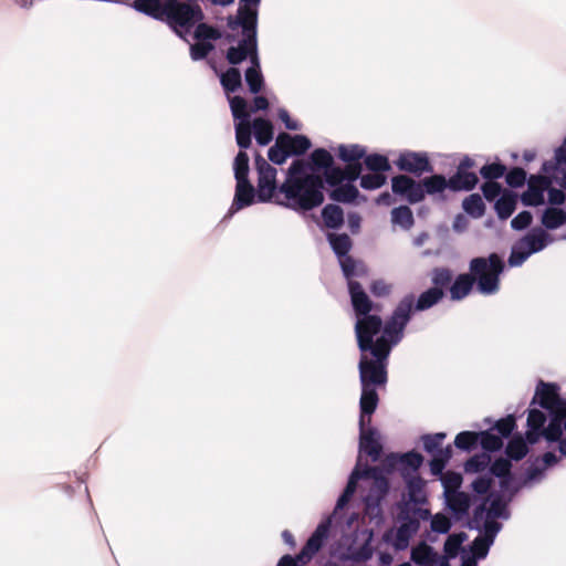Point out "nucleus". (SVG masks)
I'll list each match as a JSON object with an SVG mask.
<instances>
[{"label": "nucleus", "mask_w": 566, "mask_h": 566, "mask_svg": "<svg viewBox=\"0 0 566 566\" xmlns=\"http://www.w3.org/2000/svg\"><path fill=\"white\" fill-rule=\"evenodd\" d=\"M254 136L259 145L265 146L273 139V125L269 119L258 117L253 120Z\"/></svg>", "instance_id": "nucleus-32"}, {"label": "nucleus", "mask_w": 566, "mask_h": 566, "mask_svg": "<svg viewBox=\"0 0 566 566\" xmlns=\"http://www.w3.org/2000/svg\"><path fill=\"white\" fill-rule=\"evenodd\" d=\"M479 182L478 175L457 168L454 175L449 179L440 174H433L417 181L408 175L400 174L391 178V190L395 195L402 197L410 205L424 200L426 196H439L444 200L443 192L450 189L453 192L471 191Z\"/></svg>", "instance_id": "nucleus-1"}, {"label": "nucleus", "mask_w": 566, "mask_h": 566, "mask_svg": "<svg viewBox=\"0 0 566 566\" xmlns=\"http://www.w3.org/2000/svg\"><path fill=\"white\" fill-rule=\"evenodd\" d=\"M256 190L250 180H238L231 210L238 211L254 202Z\"/></svg>", "instance_id": "nucleus-19"}, {"label": "nucleus", "mask_w": 566, "mask_h": 566, "mask_svg": "<svg viewBox=\"0 0 566 566\" xmlns=\"http://www.w3.org/2000/svg\"><path fill=\"white\" fill-rule=\"evenodd\" d=\"M530 449L527 442L521 434L514 436L505 448L507 459L520 461L526 457Z\"/></svg>", "instance_id": "nucleus-30"}, {"label": "nucleus", "mask_w": 566, "mask_h": 566, "mask_svg": "<svg viewBox=\"0 0 566 566\" xmlns=\"http://www.w3.org/2000/svg\"><path fill=\"white\" fill-rule=\"evenodd\" d=\"M166 9L164 22L181 39H186L195 25L205 19L198 0H170L166 2Z\"/></svg>", "instance_id": "nucleus-4"}, {"label": "nucleus", "mask_w": 566, "mask_h": 566, "mask_svg": "<svg viewBox=\"0 0 566 566\" xmlns=\"http://www.w3.org/2000/svg\"><path fill=\"white\" fill-rule=\"evenodd\" d=\"M552 418L547 426L542 430L543 437L549 442H557L563 436V421L566 418L565 410L549 412Z\"/></svg>", "instance_id": "nucleus-24"}, {"label": "nucleus", "mask_w": 566, "mask_h": 566, "mask_svg": "<svg viewBox=\"0 0 566 566\" xmlns=\"http://www.w3.org/2000/svg\"><path fill=\"white\" fill-rule=\"evenodd\" d=\"M462 207L473 218H481L485 213V205L479 193H472L464 198Z\"/></svg>", "instance_id": "nucleus-40"}, {"label": "nucleus", "mask_w": 566, "mask_h": 566, "mask_svg": "<svg viewBox=\"0 0 566 566\" xmlns=\"http://www.w3.org/2000/svg\"><path fill=\"white\" fill-rule=\"evenodd\" d=\"M506 167L505 165L501 163H492L484 165L480 169V175L482 178L486 179L488 181H495L496 179L503 177L505 175Z\"/></svg>", "instance_id": "nucleus-53"}, {"label": "nucleus", "mask_w": 566, "mask_h": 566, "mask_svg": "<svg viewBox=\"0 0 566 566\" xmlns=\"http://www.w3.org/2000/svg\"><path fill=\"white\" fill-rule=\"evenodd\" d=\"M241 30L242 39L239 41L237 46H230L227 50L226 59L231 65H238L247 59H250V67L261 70L258 55V27Z\"/></svg>", "instance_id": "nucleus-8"}, {"label": "nucleus", "mask_w": 566, "mask_h": 566, "mask_svg": "<svg viewBox=\"0 0 566 566\" xmlns=\"http://www.w3.org/2000/svg\"><path fill=\"white\" fill-rule=\"evenodd\" d=\"M331 528V522L324 521L318 524L316 530L310 536L304 547L310 551L313 555H315L324 545V542L327 539Z\"/></svg>", "instance_id": "nucleus-26"}, {"label": "nucleus", "mask_w": 566, "mask_h": 566, "mask_svg": "<svg viewBox=\"0 0 566 566\" xmlns=\"http://www.w3.org/2000/svg\"><path fill=\"white\" fill-rule=\"evenodd\" d=\"M359 195L358 189L352 184L338 185L329 192V198L336 202H353Z\"/></svg>", "instance_id": "nucleus-36"}, {"label": "nucleus", "mask_w": 566, "mask_h": 566, "mask_svg": "<svg viewBox=\"0 0 566 566\" xmlns=\"http://www.w3.org/2000/svg\"><path fill=\"white\" fill-rule=\"evenodd\" d=\"M441 481L444 488V494L458 492L462 484V475L454 471H448L441 475Z\"/></svg>", "instance_id": "nucleus-55"}, {"label": "nucleus", "mask_w": 566, "mask_h": 566, "mask_svg": "<svg viewBox=\"0 0 566 566\" xmlns=\"http://www.w3.org/2000/svg\"><path fill=\"white\" fill-rule=\"evenodd\" d=\"M279 144L286 147L289 155L300 156L311 148V140L304 135L291 136L287 133L279 135Z\"/></svg>", "instance_id": "nucleus-22"}, {"label": "nucleus", "mask_w": 566, "mask_h": 566, "mask_svg": "<svg viewBox=\"0 0 566 566\" xmlns=\"http://www.w3.org/2000/svg\"><path fill=\"white\" fill-rule=\"evenodd\" d=\"M387 182V177L382 172L367 174L360 177V187L366 190L381 188Z\"/></svg>", "instance_id": "nucleus-51"}, {"label": "nucleus", "mask_w": 566, "mask_h": 566, "mask_svg": "<svg viewBox=\"0 0 566 566\" xmlns=\"http://www.w3.org/2000/svg\"><path fill=\"white\" fill-rule=\"evenodd\" d=\"M235 138L241 149H247L251 146V125L249 122H240L237 124Z\"/></svg>", "instance_id": "nucleus-54"}, {"label": "nucleus", "mask_w": 566, "mask_h": 566, "mask_svg": "<svg viewBox=\"0 0 566 566\" xmlns=\"http://www.w3.org/2000/svg\"><path fill=\"white\" fill-rule=\"evenodd\" d=\"M324 223L329 229H338L344 223L343 209L337 205H327L322 210Z\"/></svg>", "instance_id": "nucleus-33"}, {"label": "nucleus", "mask_w": 566, "mask_h": 566, "mask_svg": "<svg viewBox=\"0 0 566 566\" xmlns=\"http://www.w3.org/2000/svg\"><path fill=\"white\" fill-rule=\"evenodd\" d=\"M491 463V457L483 452L474 454L464 463V471L467 473H478L484 471Z\"/></svg>", "instance_id": "nucleus-45"}, {"label": "nucleus", "mask_w": 566, "mask_h": 566, "mask_svg": "<svg viewBox=\"0 0 566 566\" xmlns=\"http://www.w3.org/2000/svg\"><path fill=\"white\" fill-rule=\"evenodd\" d=\"M436 557L433 548L426 543L419 544L411 551L412 562L420 566H432L436 563Z\"/></svg>", "instance_id": "nucleus-31"}, {"label": "nucleus", "mask_w": 566, "mask_h": 566, "mask_svg": "<svg viewBox=\"0 0 566 566\" xmlns=\"http://www.w3.org/2000/svg\"><path fill=\"white\" fill-rule=\"evenodd\" d=\"M518 241L530 254H533L545 249L554 239L545 229L537 227L533 228Z\"/></svg>", "instance_id": "nucleus-18"}, {"label": "nucleus", "mask_w": 566, "mask_h": 566, "mask_svg": "<svg viewBox=\"0 0 566 566\" xmlns=\"http://www.w3.org/2000/svg\"><path fill=\"white\" fill-rule=\"evenodd\" d=\"M361 479H371L369 492L365 497V505L368 511L378 509L381 501L389 492V481L379 467H366L360 471Z\"/></svg>", "instance_id": "nucleus-10"}, {"label": "nucleus", "mask_w": 566, "mask_h": 566, "mask_svg": "<svg viewBox=\"0 0 566 566\" xmlns=\"http://www.w3.org/2000/svg\"><path fill=\"white\" fill-rule=\"evenodd\" d=\"M391 222L405 230H410L415 224V218L408 206H399L391 210Z\"/></svg>", "instance_id": "nucleus-38"}, {"label": "nucleus", "mask_w": 566, "mask_h": 566, "mask_svg": "<svg viewBox=\"0 0 566 566\" xmlns=\"http://www.w3.org/2000/svg\"><path fill=\"white\" fill-rule=\"evenodd\" d=\"M390 347L384 338L375 350L360 353L358 370L361 387L384 388L388 381Z\"/></svg>", "instance_id": "nucleus-3"}, {"label": "nucleus", "mask_w": 566, "mask_h": 566, "mask_svg": "<svg viewBox=\"0 0 566 566\" xmlns=\"http://www.w3.org/2000/svg\"><path fill=\"white\" fill-rule=\"evenodd\" d=\"M527 179L526 171L521 167L512 168L505 176L506 184L512 188L524 186Z\"/></svg>", "instance_id": "nucleus-60"}, {"label": "nucleus", "mask_w": 566, "mask_h": 566, "mask_svg": "<svg viewBox=\"0 0 566 566\" xmlns=\"http://www.w3.org/2000/svg\"><path fill=\"white\" fill-rule=\"evenodd\" d=\"M558 391V385L539 380L536 387L535 396L532 399V405L538 403L542 408L548 410L549 412L564 410V399L559 396Z\"/></svg>", "instance_id": "nucleus-14"}, {"label": "nucleus", "mask_w": 566, "mask_h": 566, "mask_svg": "<svg viewBox=\"0 0 566 566\" xmlns=\"http://www.w3.org/2000/svg\"><path fill=\"white\" fill-rule=\"evenodd\" d=\"M348 292L356 317L370 314L374 308V303L364 291L361 284L357 281L349 280Z\"/></svg>", "instance_id": "nucleus-16"}, {"label": "nucleus", "mask_w": 566, "mask_h": 566, "mask_svg": "<svg viewBox=\"0 0 566 566\" xmlns=\"http://www.w3.org/2000/svg\"><path fill=\"white\" fill-rule=\"evenodd\" d=\"M475 282L470 271L459 274L449 287L450 298L461 301L465 298L473 290Z\"/></svg>", "instance_id": "nucleus-21"}, {"label": "nucleus", "mask_w": 566, "mask_h": 566, "mask_svg": "<svg viewBox=\"0 0 566 566\" xmlns=\"http://www.w3.org/2000/svg\"><path fill=\"white\" fill-rule=\"evenodd\" d=\"M221 32L203 21L198 22L195 25L193 38L197 41H217L221 39Z\"/></svg>", "instance_id": "nucleus-43"}, {"label": "nucleus", "mask_w": 566, "mask_h": 566, "mask_svg": "<svg viewBox=\"0 0 566 566\" xmlns=\"http://www.w3.org/2000/svg\"><path fill=\"white\" fill-rule=\"evenodd\" d=\"M214 50V45L209 41H197L190 45V56L193 61L206 59Z\"/></svg>", "instance_id": "nucleus-57"}, {"label": "nucleus", "mask_w": 566, "mask_h": 566, "mask_svg": "<svg viewBox=\"0 0 566 566\" xmlns=\"http://www.w3.org/2000/svg\"><path fill=\"white\" fill-rule=\"evenodd\" d=\"M465 538L464 533L452 534L447 538L443 547L447 558L457 557Z\"/></svg>", "instance_id": "nucleus-50"}, {"label": "nucleus", "mask_w": 566, "mask_h": 566, "mask_svg": "<svg viewBox=\"0 0 566 566\" xmlns=\"http://www.w3.org/2000/svg\"><path fill=\"white\" fill-rule=\"evenodd\" d=\"M220 82L226 93H234L242 85L241 73L237 67H229L220 76Z\"/></svg>", "instance_id": "nucleus-39"}, {"label": "nucleus", "mask_w": 566, "mask_h": 566, "mask_svg": "<svg viewBox=\"0 0 566 566\" xmlns=\"http://www.w3.org/2000/svg\"><path fill=\"white\" fill-rule=\"evenodd\" d=\"M517 196L516 193L504 190L502 196L496 200L494 209L501 220L510 218L516 209Z\"/></svg>", "instance_id": "nucleus-25"}, {"label": "nucleus", "mask_w": 566, "mask_h": 566, "mask_svg": "<svg viewBox=\"0 0 566 566\" xmlns=\"http://www.w3.org/2000/svg\"><path fill=\"white\" fill-rule=\"evenodd\" d=\"M245 82L251 93H259L264 85L261 70H256L255 67H248L245 71Z\"/></svg>", "instance_id": "nucleus-52"}, {"label": "nucleus", "mask_w": 566, "mask_h": 566, "mask_svg": "<svg viewBox=\"0 0 566 566\" xmlns=\"http://www.w3.org/2000/svg\"><path fill=\"white\" fill-rule=\"evenodd\" d=\"M432 287H439L443 290L452 282V272L447 268H436L432 271Z\"/></svg>", "instance_id": "nucleus-56"}, {"label": "nucleus", "mask_w": 566, "mask_h": 566, "mask_svg": "<svg viewBox=\"0 0 566 566\" xmlns=\"http://www.w3.org/2000/svg\"><path fill=\"white\" fill-rule=\"evenodd\" d=\"M324 182L332 187L342 185L345 180V174L340 167L334 166V164L323 172Z\"/></svg>", "instance_id": "nucleus-61"}, {"label": "nucleus", "mask_w": 566, "mask_h": 566, "mask_svg": "<svg viewBox=\"0 0 566 566\" xmlns=\"http://www.w3.org/2000/svg\"><path fill=\"white\" fill-rule=\"evenodd\" d=\"M366 155V149L359 145H340L338 147V157L347 164L360 163Z\"/></svg>", "instance_id": "nucleus-41"}, {"label": "nucleus", "mask_w": 566, "mask_h": 566, "mask_svg": "<svg viewBox=\"0 0 566 566\" xmlns=\"http://www.w3.org/2000/svg\"><path fill=\"white\" fill-rule=\"evenodd\" d=\"M413 301V294L405 295L397 304L391 316L382 325L384 335L379 338H384L386 340L390 350L403 337V331L411 319Z\"/></svg>", "instance_id": "nucleus-6"}, {"label": "nucleus", "mask_w": 566, "mask_h": 566, "mask_svg": "<svg viewBox=\"0 0 566 566\" xmlns=\"http://www.w3.org/2000/svg\"><path fill=\"white\" fill-rule=\"evenodd\" d=\"M554 182V176L531 175L527 189L521 195V201L526 207H538L545 203V191Z\"/></svg>", "instance_id": "nucleus-13"}, {"label": "nucleus", "mask_w": 566, "mask_h": 566, "mask_svg": "<svg viewBox=\"0 0 566 566\" xmlns=\"http://www.w3.org/2000/svg\"><path fill=\"white\" fill-rule=\"evenodd\" d=\"M480 434L474 431H462L455 436L454 446L463 451H472L479 443Z\"/></svg>", "instance_id": "nucleus-44"}, {"label": "nucleus", "mask_w": 566, "mask_h": 566, "mask_svg": "<svg viewBox=\"0 0 566 566\" xmlns=\"http://www.w3.org/2000/svg\"><path fill=\"white\" fill-rule=\"evenodd\" d=\"M512 463L510 459L499 458L490 467V472L496 478L502 479L501 486L505 488L512 480L511 475Z\"/></svg>", "instance_id": "nucleus-35"}, {"label": "nucleus", "mask_w": 566, "mask_h": 566, "mask_svg": "<svg viewBox=\"0 0 566 566\" xmlns=\"http://www.w3.org/2000/svg\"><path fill=\"white\" fill-rule=\"evenodd\" d=\"M364 164L366 168L373 172H387L391 170L390 163L385 155L370 154L365 155Z\"/></svg>", "instance_id": "nucleus-42"}, {"label": "nucleus", "mask_w": 566, "mask_h": 566, "mask_svg": "<svg viewBox=\"0 0 566 566\" xmlns=\"http://www.w3.org/2000/svg\"><path fill=\"white\" fill-rule=\"evenodd\" d=\"M361 479V475H360V470L358 469H355L350 476H349V480L346 484V488L344 490V492L342 493V495L338 497L337 500V507H343L344 505H346L348 503V501L350 500V497L353 496V494L355 493L356 491V488H357V481Z\"/></svg>", "instance_id": "nucleus-48"}, {"label": "nucleus", "mask_w": 566, "mask_h": 566, "mask_svg": "<svg viewBox=\"0 0 566 566\" xmlns=\"http://www.w3.org/2000/svg\"><path fill=\"white\" fill-rule=\"evenodd\" d=\"M327 239L338 259L348 255V252L350 251L353 245L348 234L328 233Z\"/></svg>", "instance_id": "nucleus-34"}, {"label": "nucleus", "mask_w": 566, "mask_h": 566, "mask_svg": "<svg viewBox=\"0 0 566 566\" xmlns=\"http://www.w3.org/2000/svg\"><path fill=\"white\" fill-rule=\"evenodd\" d=\"M384 322L379 315L368 314L357 317L355 335L360 353L375 350L379 337L374 339L382 331Z\"/></svg>", "instance_id": "nucleus-9"}, {"label": "nucleus", "mask_w": 566, "mask_h": 566, "mask_svg": "<svg viewBox=\"0 0 566 566\" xmlns=\"http://www.w3.org/2000/svg\"><path fill=\"white\" fill-rule=\"evenodd\" d=\"M505 268L504 261L497 253L489 256L473 258L469 271L476 284V290L483 295H492L500 290V276Z\"/></svg>", "instance_id": "nucleus-5"}, {"label": "nucleus", "mask_w": 566, "mask_h": 566, "mask_svg": "<svg viewBox=\"0 0 566 566\" xmlns=\"http://www.w3.org/2000/svg\"><path fill=\"white\" fill-rule=\"evenodd\" d=\"M235 180H249V156L244 150H240L233 163Z\"/></svg>", "instance_id": "nucleus-47"}, {"label": "nucleus", "mask_w": 566, "mask_h": 566, "mask_svg": "<svg viewBox=\"0 0 566 566\" xmlns=\"http://www.w3.org/2000/svg\"><path fill=\"white\" fill-rule=\"evenodd\" d=\"M230 108L232 112V116L234 119H240L241 122H249L250 113L248 111L247 101L241 96H233L230 98Z\"/></svg>", "instance_id": "nucleus-49"}, {"label": "nucleus", "mask_w": 566, "mask_h": 566, "mask_svg": "<svg viewBox=\"0 0 566 566\" xmlns=\"http://www.w3.org/2000/svg\"><path fill=\"white\" fill-rule=\"evenodd\" d=\"M543 229L556 230L566 223V211L559 207H547L541 217Z\"/></svg>", "instance_id": "nucleus-23"}, {"label": "nucleus", "mask_w": 566, "mask_h": 566, "mask_svg": "<svg viewBox=\"0 0 566 566\" xmlns=\"http://www.w3.org/2000/svg\"><path fill=\"white\" fill-rule=\"evenodd\" d=\"M449 509L457 515H465L471 505V499L465 492H451L446 494Z\"/></svg>", "instance_id": "nucleus-27"}, {"label": "nucleus", "mask_w": 566, "mask_h": 566, "mask_svg": "<svg viewBox=\"0 0 566 566\" xmlns=\"http://www.w3.org/2000/svg\"><path fill=\"white\" fill-rule=\"evenodd\" d=\"M255 169L258 172L256 197L260 202L274 201L283 206V193L276 184L277 170L271 166L260 154L255 155Z\"/></svg>", "instance_id": "nucleus-7"}, {"label": "nucleus", "mask_w": 566, "mask_h": 566, "mask_svg": "<svg viewBox=\"0 0 566 566\" xmlns=\"http://www.w3.org/2000/svg\"><path fill=\"white\" fill-rule=\"evenodd\" d=\"M324 179L321 175L312 172L303 176L302 180H285L280 186L283 193L284 207L308 211L324 202Z\"/></svg>", "instance_id": "nucleus-2"}, {"label": "nucleus", "mask_w": 566, "mask_h": 566, "mask_svg": "<svg viewBox=\"0 0 566 566\" xmlns=\"http://www.w3.org/2000/svg\"><path fill=\"white\" fill-rule=\"evenodd\" d=\"M530 255L531 254L526 251V249L521 245L520 241H517L509 256V264L511 266H520L528 259Z\"/></svg>", "instance_id": "nucleus-64"}, {"label": "nucleus", "mask_w": 566, "mask_h": 566, "mask_svg": "<svg viewBox=\"0 0 566 566\" xmlns=\"http://www.w3.org/2000/svg\"><path fill=\"white\" fill-rule=\"evenodd\" d=\"M359 449L368 454L373 461H378L382 446L379 441V433L376 428L369 426L359 427Z\"/></svg>", "instance_id": "nucleus-15"}, {"label": "nucleus", "mask_w": 566, "mask_h": 566, "mask_svg": "<svg viewBox=\"0 0 566 566\" xmlns=\"http://www.w3.org/2000/svg\"><path fill=\"white\" fill-rule=\"evenodd\" d=\"M269 159L275 165H282L285 163L286 158L290 156L286 147L282 144H279V137L275 140L274 146H272L268 151Z\"/></svg>", "instance_id": "nucleus-63"}, {"label": "nucleus", "mask_w": 566, "mask_h": 566, "mask_svg": "<svg viewBox=\"0 0 566 566\" xmlns=\"http://www.w3.org/2000/svg\"><path fill=\"white\" fill-rule=\"evenodd\" d=\"M260 3L261 0H240L237 14L227 18V27L231 31L239 28H256Z\"/></svg>", "instance_id": "nucleus-12"}, {"label": "nucleus", "mask_w": 566, "mask_h": 566, "mask_svg": "<svg viewBox=\"0 0 566 566\" xmlns=\"http://www.w3.org/2000/svg\"><path fill=\"white\" fill-rule=\"evenodd\" d=\"M399 460H400V467L402 469H410L412 471H417L423 462V457L416 451H410V452L400 454Z\"/></svg>", "instance_id": "nucleus-59"}, {"label": "nucleus", "mask_w": 566, "mask_h": 566, "mask_svg": "<svg viewBox=\"0 0 566 566\" xmlns=\"http://www.w3.org/2000/svg\"><path fill=\"white\" fill-rule=\"evenodd\" d=\"M516 428V419L514 415H509L505 418L497 420L493 427L501 438H509Z\"/></svg>", "instance_id": "nucleus-58"}, {"label": "nucleus", "mask_w": 566, "mask_h": 566, "mask_svg": "<svg viewBox=\"0 0 566 566\" xmlns=\"http://www.w3.org/2000/svg\"><path fill=\"white\" fill-rule=\"evenodd\" d=\"M394 164L400 171L413 175L415 177L433 172V166L428 154L424 151H401Z\"/></svg>", "instance_id": "nucleus-11"}, {"label": "nucleus", "mask_w": 566, "mask_h": 566, "mask_svg": "<svg viewBox=\"0 0 566 566\" xmlns=\"http://www.w3.org/2000/svg\"><path fill=\"white\" fill-rule=\"evenodd\" d=\"M447 434L444 432H438L434 434H426L422 437L423 448L428 453H433L442 447V442Z\"/></svg>", "instance_id": "nucleus-62"}, {"label": "nucleus", "mask_w": 566, "mask_h": 566, "mask_svg": "<svg viewBox=\"0 0 566 566\" xmlns=\"http://www.w3.org/2000/svg\"><path fill=\"white\" fill-rule=\"evenodd\" d=\"M408 502L423 504L427 502L424 494V481L420 476H411L407 480Z\"/></svg>", "instance_id": "nucleus-29"}, {"label": "nucleus", "mask_w": 566, "mask_h": 566, "mask_svg": "<svg viewBox=\"0 0 566 566\" xmlns=\"http://www.w3.org/2000/svg\"><path fill=\"white\" fill-rule=\"evenodd\" d=\"M478 434H480L479 443L484 451L495 452L502 449L503 440L500 436H496L489 430L478 432Z\"/></svg>", "instance_id": "nucleus-46"}, {"label": "nucleus", "mask_w": 566, "mask_h": 566, "mask_svg": "<svg viewBox=\"0 0 566 566\" xmlns=\"http://www.w3.org/2000/svg\"><path fill=\"white\" fill-rule=\"evenodd\" d=\"M310 168L314 171L323 169V172L334 164V158L324 148L315 149L310 157Z\"/></svg>", "instance_id": "nucleus-37"}, {"label": "nucleus", "mask_w": 566, "mask_h": 566, "mask_svg": "<svg viewBox=\"0 0 566 566\" xmlns=\"http://www.w3.org/2000/svg\"><path fill=\"white\" fill-rule=\"evenodd\" d=\"M378 403L379 396L377 388L361 387L359 427L369 426L371 423V416L376 411Z\"/></svg>", "instance_id": "nucleus-17"}, {"label": "nucleus", "mask_w": 566, "mask_h": 566, "mask_svg": "<svg viewBox=\"0 0 566 566\" xmlns=\"http://www.w3.org/2000/svg\"><path fill=\"white\" fill-rule=\"evenodd\" d=\"M400 525L397 530V539L408 542L409 538L416 534L420 527V523L417 518H412L410 504L405 503L403 507L399 513Z\"/></svg>", "instance_id": "nucleus-20"}, {"label": "nucleus", "mask_w": 566, "mask_h": 566, "mask_svg": "<svg viewBox=\"0 0 566 566\" xmlns=\"http://www.w3.org/2000/svg\"><path fill=\"white\" fill-rule=\"evenodd\" d=\"M444 296L443 290L439 287H430L427 291L422 292L417 303H413V308L416 311H426L438 304Z\"/></svg>", "instance_id": "nucleus-28"}]
</instances>
